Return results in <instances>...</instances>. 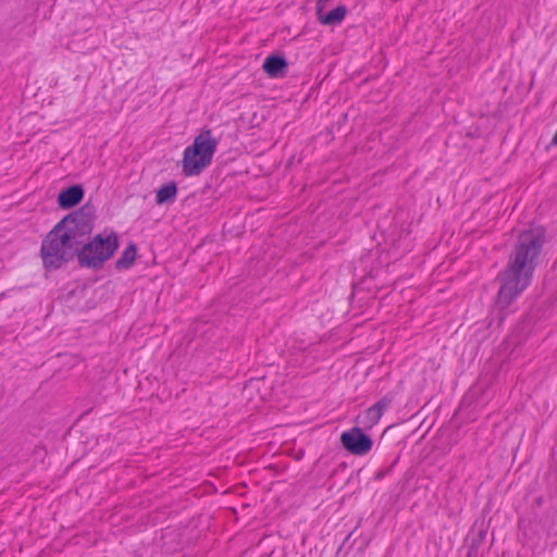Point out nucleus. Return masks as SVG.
I'll return each mask as SVG.
<instances>
[{"label": "nucleus", "mask_w": 557, "mask_h": 557, "mask_svg": "<svg viewBox=\"0 0 557 557\" xmlns=\"http://www.w3.org/2000/svg\"><path fill=\"white\" fill-rule=\"evenodd\" d=\"M218 141L212 137L211 131H202L195 137L191 146L184 151L182 170L186 176L201 173L212 161Z\"/></svg>", "instance_id": "nucleus-2"}, {"label": "nucleus", "mask_w": 557, "mask_h": 557, "mask_svg": "<svg viewBox=\"0 0 557 557\" xmlns=\"http://www.w3.org/2000/svg\"><path fill=\"white\" fill-rule=\"evenodd\" d=\"M137 252H138L137 246L134 243H129L124 248L121 256L119 257V259L115 262L116 270L126 271L129 268H132L137 258Z\"/></svg>", "instance_id": "nucleus-11"}, {"label": "nucleus", "mask_w": 557, "mask_h": 557, "mask_svg": "<svg viewBox=\"0 0 557 557\" xmlns=\"http://www.w3.org/2000/svg\"><path fill=\"white\" fill-rule=\"evenodd\" d=\"M287 67V62L283 57L271 54L265 58L262 69L270 77L280 76Z\"/></svg>", "instance_id": "nucleus-10"}, {"label": "nucleus", "mask_w": 557, "mask_h": 557, "mask_svg": "<svg viewBox=\"0 0 557 557\" xmlns=\"http://www.w3.org/2000/svg\"><path fill=\"white\" fill-rule=\"evenodd\" d=\"M391 405V399L387 397L381 398L374 405L358 414L357 422L364 429L373 428L382 418L383 413Z\"/></svg>", "instance_id": "nucleus-8"}, {"label": "nucleus", "mask_w": 557, "mask_h": 557, "mask_svg": "<svg viewBox=\"0 0 557 557\" xmlns=\"http://www.w3.org/2000/svg\"><path fill=\"white\" fill-rule=\"evenodd\" d=\"M545 239V228L541 225H531L520 232L506 267L533 280Z\"/></svg>", "instance_id": "nucleus-1"}, {"label": "nucleus", "mask_w": 557, "mask_h": 557, "mask_svg": "<svg viewBox=\"0 0 557 557\" xmlns=\"http://www.w3.org/2000/svg\"><path fill=\"white\" fill-rule=\"evenodd\" d=\"M96 207L95 203L91 202V200L89 199L83 207H81L79 209H94Z\"/></svg>", "instance_id": "nucleus-15"}, {"label": "nucleus", "mask_w": 557, "mask_h": 557, "mask_svg": "<svg viewBox=\"0 0 557 557\" xmlns=\"http://www.w3.org/2000/svg\"><path fill=\"white\" fill-rule=\"evenodd\" d=\"M341 443L347 451L355 456L367 455L373 446L371 437L358 426L344 431L341 434Z\"/></svg>", "instance_id": "nucleus-7"}, {"label": "nucleus", "mask_w": 557, "mask_h": 557, "mask_svg": "<svg viewBox=\"0 0 557 557\" xmlns=\"http://www.w3.org/2000/svg\"><path fill=\"white\" fill-rule=\"evenodd\" d=\"M329 0H318L317 1V13H320L324 10V3Z\"/></svg>", "instance_id": "nucleus-14"}, {"label": "nucleus", "mask_w": 557, "mask_h": 557, "mask_svg": "<svg viewBox=\"0 0 557 557\" xmlns=\"http://www.w3.org/2000/svg\"><path fill=\"white\" fill-rule=\"evenodd\" d=\"M91 230L90 218L85 211H72L53 227V231L58 232L75 251Z\"/></svg>", "instance_id": "nucleus-5"}, {"label": "nucleus", "mask_w": 557, "mask_h": 557, "mask_svg": "<svg viewBox=\"0 0 557 557\" xmlns=\"http://www.w3.org/2000/svg\"><path fill=\"white\" fill-rule=\"evenodd\" d=\"M84 196V189L81 185H73L69 188L61 190L58 196V203L63 209H69L76 206Z\"/></svg>", "instance_id": "nucleus-9"}, {"label": "nucleus", "mask_w": 557, "mask_h": 557, "mask_svg": "<svg viewBox=\"0 0 557 557\" xmlns=\"http://www.w3.org/2000/svg\"><path fill=\"white\" fill-rule=\"evenodd\" d=\"M177 193V188L175 183H169L166 185L161 186L157 191V203L158 205H169L175 199Z\"/></svg>", "instance_id": "nucleus-13"}, {"label": "nucleus", "mask_w": 557, "mask_h": 557, "mask_svg": "<svg viewBox=\"0 0 557 557\" xmlns=\"http://www.w3.org/2000/svg\"><path fill=\"white\" fill-rule=\"evenodd\" d=\"M347 14V9L345 5H337L335 9L330 11L326 14H323V11L317 13L318 20L323 25H338L343 22Z\"/></svg>", "instance_id": "nucleus-12"}, {"label": "nucleus", "mask_w": 557, "mask_h": 557, "mask_svg": "<svg viewBox=\"0 0 557 557\" xmlns=\"http://www.w3.org/2000/svg\"><path fill=\"white\" fill-rule=\"evenodd\" d=\"M119 247V238L114 232H104L97 235L78 252L82 265L97 268L110 259Z\"/></svg>", "instance_id": "nucleus-4"}, {"label": "nucleus", "mask_w": 557, "mask_h": 557, "mask_svg": "<svg viewBox=\"0 0 557 557\" xmlns=\"http://www.w3.org/2000/svg\"><path fill=\"white\" fill-rule=\"evenodd\" d=\"M74 252L75 249L53 230L44 239L40 249L42 263L48 270L59 269Z\"/></svg>", "instance_id": "nucleus-6"}, {"label": "nucleus", "mask_w": 557, "mask_h": 557, "mask_svg": "<svg viewBox=\"0 0 557 557\" xmlns=\"http://www.w3.org/2000/svg\"><path fill=\"white\" fill-rule=\"evenodd\" d=\"M498 290L495 298V307L498 311L507 313L511 305L531 285L532 280L505 267L496 277Z\"/></svg>", "instance_id": "nucleus-3"}]
</instances>
